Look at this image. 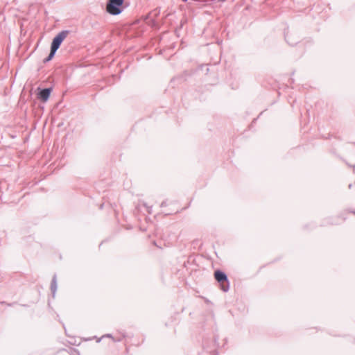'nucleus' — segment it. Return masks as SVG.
<instances>
[{"instance_id":"f257e3e1","label":"nucleus","mask_w":355,"mask_h":355,"mask_svg":"<svg viewBox=\"0 0 355 355\" xmlns=\"http://www.w3.org/2000/svg\"><path fill=\"white\" fill-rule=\"evenodd\" d=\"M123 0H109L107 4V11L111 15H119L121 12Z\"/></svg>"},{"instance_id":"f03ea898","label":"nucleus","mask_w":355,"mask_h":355,"mask_svg":"<svg viewBox=\"0 0 355 355\" xmlns=\"http://www.w3.org/2000/svg\"><path fill=\"white\" fill-rule=\"evenodd\" d=\"M69 34V31H62L60 32L53 40L51 43V49H53V51H57L60 47L61 43L63 40L68 36Z\"/></svg>"},{"instance_id":"7ed1b4c3","label":"nucleus","mask_w":355,"mask_h":355,"mask_svg":"<svg viewBox=\"0 0 355 355\" xmlns=\"http://www.w3.org/2000/svg\"><path fill=\"white\" fill-rule=\"evenodd\" d=\"M214 277L220 283L221 289L225 292L227 291L229 289V283L226 275L220 270H217L214 273Z\"/></svg>"},{"instance_id":"20e7f679","label":"nucleus","mask_w":355,"mask_h":355,"mask_svg":"<svg viewBox=\"0 0 355 355\" xmlns=\"http://www.w3.org/2000/svg\"><path fill=\"white\" fill-rule=\"evenodd\" d=\"M51 91V89L50 88L42 89L40 92V98L44 102L46 101L50 96Z\"/></svg>"},{"instance_id":"39448f33","label":"nucleus","mask_w":355,"mask_h":355,"mask_svg":"<svg viewBox=\"0 0 355 355\" xmlns=\"http://www.w3.org/2000/svg\"><path fill=\"white\" fill-rule=\"evenodd\" d=\"M56 51H53V49H51V52L49 55V56L44 60L45 62L50 61L54 56Z\"/></svg>"},{"instance_id":"423d86ee","label":"nucleus","mask_w":355,"mask_h":355,"mask_svg":"<svg viewBox=\"0 0 355 355\" xmlns=\"http://www.w3.org/2000/svg\"><path fill=\"white\" fill-rule=\"evenodd\" d=\"M51 290H52L53 293H55V291L56 290V281H55V277L53 279L52 282H51Z\"/></svg>"}]
</instances>
